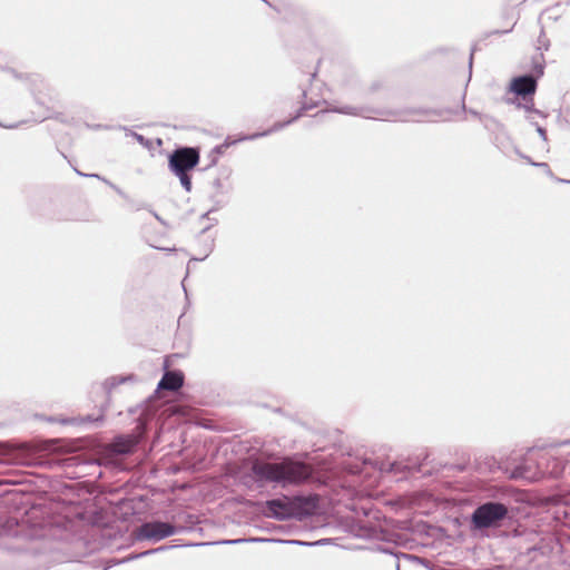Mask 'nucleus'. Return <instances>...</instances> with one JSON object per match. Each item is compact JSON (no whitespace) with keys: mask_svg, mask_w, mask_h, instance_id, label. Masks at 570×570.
Instances as JSON below:
<instances>
[{"mask_svg":"<svg viewBox=\"0 0 570 570\" xmlns=\"http://www.w3.org/2000/svg\"><path fill=\"white\" fill-rule=\"evenodd\" d=\"M252 470L258 480L283 483H299L307 480L312 474L309 465L293 461L281 463L256 461Z\"/></svg>","mask_w":570,"mask_h":570,"instance_id":"obj_1","label":"nucleus"},{"mask_svg":"<svg viewBox=\"0 0 570 570\" xmlns=\"http://www.w3.org/2000/svg\"><path fill=\"white\" fill-rule=\"evenodd\" d=\"M318 504L317 497H295L269 500L266 502V515L279 520L309 515L315 512Z\"/></svg>","mask_w":570,"mask_h":570,"instance_id":"obj_2","label":"nucleus"},{"mask_svg":"<svg viewBox=\"0 0 570 570\" xmlns=\"http://www.w3.org/2000/svg\"><path fill=\"white\" fill-rule=\"evenodd\" d=\"M199 163V153L195 148L184 147L175 150L169 157V168L175 173L186 190H190L191 179L188 171Z\"/></svg>","mask_w":570,"mask_h":570,"instance_id":"obj_3","label":"nucleus"},{"mask_svg":"<svg viewBox=\"0 0 570 570\" xmlns=\"http://www.w3.org/2000/svg\"><path fill=\"white\" fill-rule=\"evenodd\" d=\"M507 514L508 508L504 504L488 502L476 508L472 514V522L479 529L497 527Z\"/></svg>","mask_w":570,"mask_h":570,"instance_id":"obj_4","label":"nucleus"},{"mask_svg":"<svg viewBox=\"0 0 570 570\" xmlns=\"http://www.w3.org/2000/svg\"><path fill=\"white\" fill-rule=\"evenodd\" d=\"M176 532L175 525L168 522L153 521L142 523L135 531L138 540L159 541L173 535Z\"/></svg>","mask_w":570,"mask_h":570,"instance_id":"obj_5","label":"nucleus"},{"mask_svg":"<svg viewBox=\"0 0 570 570\" xmlns=\"http://www.w3.org/2000/svg\"><path fill=\"white\" fill-rule=\"evenodd\" d=\"M511 89L513 92L522 97L533 95L537 89V81L531 76L518 77L513 79Z\"/></svg>","mask_w":570,"mask_h":570,"instance_id":"obj_6","label":"nucleus"},{"mask_svg":"<svg viewBox=\"0 0 570 570\" xmlns=\"http://www.w3.org/2000/svg\"><path fill=\"white\" fill-rule=\"evenodd\" d=\"M184 384V375L180 372L168 371L158 383L159 390L177 391Z\"/></svg>","mask_w":570,"mask_h":570,"instance_id":"obj_7","label":"nucleus"},{"mask_svg":"<svg viewBox=\"0 0 570 570\" xmlns=\"http://www.w3.org/2000/svg\"><path fill=\"white\" fill-rule=\"evenodd\" d=\"M135 445L136 441L132 438H119L111 444V449L116 453L126 454L131 452Z\"/></svg>","mask_w":570,"mask_h":570,"instance_id":"obj_8","label":"nucleus"},{"mask_svg":"<svg viewBox=\"0 0 570 570\" xmlns=\"http://www.w3.org/2000/svg\"><path fill=\"white\" fill-rule=\"evenodd\" d=\"M316 73H317V70H314V71L311 73L312 79H314V78L316 77Z\"/></svg>","mask_w":570,"mask_h":570,"instance_id":"obj_9","label":"nucleus"},{"mask_svg":"<svg viewBox=\"0 0 570 570\" xmlns=\"http://www.w3.org/2000/svg\"><path fill=\"white\" fill-rule=\"evenodd\" d=\"M314 105L304 106V109L312 108Z\"/></svg>","mask_w":570,"mask_h":570,"instance_id":"obj_10","label":"nucleus"}]
</instances>
